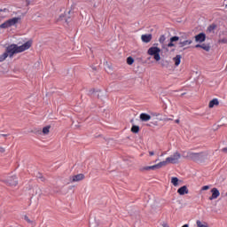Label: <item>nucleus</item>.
I'll use <instances>...</instances> for the list:
<instances>
[{"label": "nucleus", "instance_id": "f257e3e1", "mask_svg": "<svg viewBox=\"0 0 227 227\" xmlns=\"http://www.w3.org/2000/svg\"><path fill=\"white\" fill-rule=\"evenodd\" d=\"M33 45V43L31 41H27L21 46H19L17 44H11L6 47L5 52L7 53V56L9 58H13L14 54H19L20 52H24V51H27Z\"/></svg>", "mask_w": 227, "mask_h": 227}, {"label": "nucleus", "instance_id": "f03ea898", "mask_svg": "<svg viewBox=\"0 0 227 227\" xmlns=\"http://www.w3.org/2000/svg\"><path fill=\"white\" fill-rule=\"evenodd\" d=\"M186 157L190 160L200 162V160H205L207 154L205 153H188Z\"/></svg>", "mask_w": 227, "mask_h": 227}, {"label": "nucleus", "instance_id": "7ed1b4c3", "mask_svg": "<svg viewBox=\"0 0 227 227\" xmlns=\"http://www.w3.org/2000/svg\"><path fill=\"white\" fill-rule=\"evenodd\" d=\"M148 56H153L155 61H160V48L153 46L147 51Z\"/></svg>", "mask_w": 227, "mask_h": 227}, {"label": "nucleus", "instance_id": "20e7f679", "mask_svg": "<svg viewBox=\"0 0 227 227\" xmlns=\"http://www.w3.org/2000/svg\"><path fill=\"white\" fill-rule=\"evenodd\" d=\"M181 158L182 154H180L178 152H176L173 155L168 157L165 161L161 162H165V166H167V164H178Z\"/></svg>", "mask_w": 227, "mask_h": 227}, {"label": "nucleus", "instance_id": "39448f33", "mask_svg": "<svg viewBox=\"0 0 227 227\" xmlns=\"http://www.w3.org/2000/svg\"><path fill=\"white\" fill-rule=\"evenodd\" d=\"M19 20H20V18L10 19V20H6L5 22L2 23L0 25V27H1V29H6L8 27H12V26H15V24H18Z\"/></svg>", "mask_w": 227, "mask_h": 227}, {"label": "nucleus", "instance_id": "423d86ee", "mask_svg": "<svg viewBox=\"0 0 227 227\" xmlns=\"http://www.w3.org/2000/svg\"><path fill=\"white\" fill-rule=\"evenodd\" d=\"M164 166H166V162L160 161V163H158L156 165L142 167V168H140V171H142V172L150 171V170L155 171L157 169H160V168H164Z\"/></svg>", "mask_w": 227, "mask_h": 227}, {"label": "nucleus", "instance_id": "0eeeda50", "mask_svg": "<svg viewBox=\"0 0 227 227\" xmlns=\"http://www.w3.org/2000/svg\"><path fill=\"white\" fill-rule=\"evenodd\" d=\"M4 182V184H6V185H9L10 187H17V185H19V180L15 176L8 177Z\"/></svg>", "mask_w": 227, "mask_h": 227}, {"label": "nucleus", "instance_id": "6e6552de", "mask_svg": "<svg viewBox=\"0 0 227 227\" xmlns=\"http://www.w3.org/2000/svg\"><path fill=\"white\" fill-rule=\"evenodd\" d=\"M207 40V35L205 33H200L197 35H195V42L199 43H203Z\"/></svg>", "mask_w": 227, "mask_h": 227}, {"label": "nucleus", "instance_id": "1a4fd4ad", "mask_svg": "<svg viewBox=\"0 0 227 227\" xmlns=\"http://www.w3.org/2000/svg\"><path fill=\"white\" fill-rule=\"evenodd\" d=\"M211 194L212 196L209 197L210 201H212V200H217L218 196H221V192H219L217 188L211 189Z\"/></svg>", "mask_w": 227, "mask_h": 227}, {"label": "nucleus", "instance_id": "9d476101", "mask_svg": "<svg viewBox=\"0 0 227 227\" xmlns=\"http://www.w3.org/2000/svg\"><path fill=\"white\" fill-rule=\"evenodd\" d=\"M81 180H84V176L83 174H78L73 176H70V182H81Z\"/></svg>", "mask_w": 227, "mask_h": 227}, {"label": "nucleus", "instance_id": "9b49d317", "mask_svg": "<svg viewBox=\"0 0 227 227\" xmlns=\"http://www.w3.org/2000/svg\"><path fill=\"white\" fill-rule=\"evenodd\" d=\"M152 34H147V35H141V40L144 42V43H150L152 42Z\"/></svg>", "mask_w": 227, "mask_h": 227}, {"label": "nucleus", "instance_id": "f8f14e48", "mask_svg": "<svg viewBox=\"0 0 227 227\" xmlns=\"http://www.w3.org/2000/svg\"><path fill=\"white\" fill-rule=\"evenodd\" d=\"M177 192L180 196H184V194H189V189L184 185L177 190Z\"/></svg>", "mask_w": 227, "mask_h": 227}, {"label": "nucleus", "instance_id": "ddd939ff", "mask_svg": "<svg viewBox=\"0 0 227 227\" xmlns=\"http://www.w3.org/2000/svg\"><path fill=\"white\" fill-rule=\"evenodd\" d=\"M196 49H203V51H206V52H210V46L208 44H196Z\"/></svg>", "mask_w": 227, "mask_h": 227}, {"label": "nucleus", "instance_id": "4468645a", "mask_svg": "<svg viewBox=\"0 0 227 227\" xmlns=\"http://www.w3.org/2000/svg\"><path fill=\"white\" fill-rule=\"evenodd\" d=\"M140 120L141 121H150V120H152V116L148 114H140Z\"/></svg>", "mask_w": 227, "mask_h": 227}, {"label": "nucleus", "instance_id": "2eb2a0df", "mask_svg": "<svg viewBox=\"0 0 227 227\" xmlns=\"http://www.w3.org/2000/svg\"><path fill=\"white\" fill-rule=\"evenodd\" d=\"M215 106H219V99L218 98H214L209 102L208 107L209 109H212Z\"/></svg>", "mask_w": 227, "mask_h": 227}, {"label": "nucleus", "instance_id": "dca6fc26", "mask_svg": "<svg viewBox=\"0 0 227 227\" xmlns=\"http://www.w3.org/2000/svg\"><path fill=\"white\" fill-rule=\"evenodd\" d=\"M159 42L160 43H161L162 49H166V44H164V43L166 42V35H161L159 38Z\"/></svg>", "mask_w": 227, "mask_h": 227}, {"label": "nucleus", "instance_id": "f3484780", "mask_svg": "<svg viewBox=\"0 0 227 227\" xmlns=\"http://www.w3.org/2000/svg\"><path fill=\"white\" fill-rule=\"evenodd\" d=\"M191 43H192V40L180 41L179 47H185V45H191Z\"/></svg>", "mask_w": 227, "mask_h": 227}, {"label": "nucleus", "instance_id": "a211bd4d", "mask_svg": "<svg viewBox=\"0 0 227 227\" xmlns=\"http://www.w3.org/2000/svg\"><path fill=\"white\" fill-rule=\"evenodd\" d=\"M173 61L175 62L176 67H178L182 61V56L181 55H176Z\"/></svg>", "mask_w": 227, "mask_h": 227}, {"label": "nucleus", "instance_id": "6ab92c4d", "mask_svg": "<svg viewBox=\"0 0 227 227\" xmlns=\"http://www.w3.org/2000/svg\"><path fill=\"white\" fill-rule=\"evenodd\" d=\"M180 179L178 177H172L171 178V184L174 185V187H178L180 185Z\"/></svg>", "mask_w": 227, "mask_h": 227}, {"label": "nucleus", "instance_id": "aec40b11", "mask_svg": "<svg viewBox=\"0 0 227 227\" xmlns=\"http://www.w3.org/2000/svg\"><path fill=\"white\" fill-rule=\"evenodd\" d=\"M197 227H208V224L206 222H201L197 220L196 222Z\"/></svg>", "mask_w": 227, "mask_h": 227}, {"label": "nucleus", "instance_id": "412c9836", "mask_svg": "<svg viewBox=\"0 0 227 227\" xmlns=\"http://www.w3.org/2000/svg\"><path fill=\"white\" fill-rule=\"evenodd\" d=\"M131 132H133V134H137L139 132V126L133 125L131 127Z\"/></svg>", "mask_w": 227, "mask_h": 227}, {"label": "nucleus", "instance_id": "4be33fe9", "mask_svg": "<svg viewBox=\"0 0 227 227\" xmlns=\"http://www.w3.org/2000/svg\"><path fill=\"white\" fill-rule=\"evenodd\" d=\"M8 53L5 51L4 54L0 55V63H3L6 58H8Z\"/></svg>", "mask_w": 227, "mask_h": 227}, {"label": "nucleus", "instance_id": "5701e85b", "mask_svg": "<svg viewBox=\"0 0 227 227\" xmlns=\"http://www.w3.org/2000/svg\"><path fill=\"white\" fill-rule=\"evenodd\" d=\"M215 27H217V25H215V24H211V25L207 27V31H209V33H212V31H215Z\"/></svg>", "mask_w": 227, "mask_h": 227}, {"label": "nucleus", "instance_id": "b1692460", "mask_svg": "<svg viewBox=\"0 0 227 227\" xmlns=\"http://www.w3.org/2000/svg\"><path fill=\"white\" fill-rule=\"evenodd\" d=\"M51 130V126H46L43 129V134L47 135Z\"/></svg>", "mask_w": 227, "mask_h": 227}, {"label": "nucleus", "instance_id": "393cba45", "mask_svg": "<svg viewBox=\"0 0 227 227\" xmlns=\"http://www.w3.org/2000/svg\"><path fill=\"white\" fill-rule=\"evenodd\" d=\"M127 63L128 65H133L134 64V59L132 57L127 58Z\"/></svg>", "mask_w": 227, "mask_h": 227}, {"label": "nucleus", "instance_id": "a878e982", "mask_svg": "<svg viewBox=\"0 0 227 227\" xmlns=\"http://www.w3.org/2000/svg\"><path fill=\"white\" fill-rule=\"evenodd\" d=\"M178 40H180V37H179V36H176V35L172 36V37L170 38V42H172V43H175V42H178Z\"/></svg>", "mask_w": 227, "mask_h": 227}, {"label": "nucleus", "instance_id": "bb28decb", "mask_svg": "<svg viewBox=\"0 0 227 227\" xmlns=\"http://www.w3.org/2000/svg\"><path fill=\"white\" fill-rule=\"evenodd\" d=\"M24 219L28 223V224H33V221L29 219L28 215H24Z\"/></svg>", "mask_w": 227, "mask_h": 227}, {"label": "nucleus", "instance_id": "cd10ccee", "mask_svg": "<svg viewBox=\"0 0 227 227\" xmlns=\"http://www.w3.org/2000/svg\"><path fill=\"white\" fill-rule=\"evenodd\" d=\"M168 47H175V43L170 41L168 44H166V51H168Z\"/></svg>", "mask_w": 227, "mask_h": 227}, {"label": "nucleus", "instance_id": "c85d7f7f", "mask_svg": "<svg viewBox=\"0 0 227 227\" xmlns=\"http://www.w3.org/2000/svg\"><path fill=\"white\" fill-rule=\"evenodd\" d=\"M36 177L40 178L41 182H45V177H43V176H42V174L37 175Z\"/></svg>", "mask_w": 227, "mask_h": 227}, {"label": "nucleus", "instance_id": "c756f323", "mask_svg": "<svg viewBox=\"0 0 227 227\" xmlns=\"http://www.w3.org/2000/svg\"><path fill=\"white\" fill-rule=\"evenodd\" d=\"M208 189H210V186L205 185L201 188V191H208Z\"/></svg>", "mask_w": 227, "mask_h": 227}, {"label": "nucleus", "instance_id": "7c9ffc66", "mask_svg": "<svg viewBox=\"0 0 227 227\" xmlns=\"http://www.w3.org/2000/svg\"><path fill=\"white\" fill-rule=\"evenodd\" d=\"M220 43H227V39L223 38L222 40L219 41Z\"/></svg>", "mask_w": 227, "mask_h": 227}, {"label": "nucleus", "instance_id": "2f4dec72", "mask_svg": "<svg viewBox=\"0 0 227 227\" xmlns=\"http://www.w3.org/2000/svg\"><path fill=\"white\" fill-rule=\"evenodd\" d=\"M150 157H153V155H155V153L153 151H149Z\"/></svg>", "mask_w": 227, "mask_h": 227}, {"label": "nucleus", "instance_id": "473e14b6", "mask_svg": "<svg viewBox=\"0 0 227 227\" xmlns=\"http://www.w3.org/2000/svg\"><path fill=\"white\" fill-rule=\"evenodd\" d=\"M222 152H223V153H227V147L223 148Z\"/></svg>", "mask_w": 227, "mask_h": 227}, {"label": "nucleus", "instance_id": "72a5a7b5", "mask_svg": "<svg viewBox=\"0 0 227 227\" xmlns=\"http://www.w3.org/2000/svg\"><path fill=\"white\" fill-rule=\"evenodd\" d=\"M223 4L225 5V8H227V0L223 1Z\"/></svg>", "mask_w": 227, "mask_h": 227}, {"label": "nucleus", "instance_id": "f704fd0d", "mask_svg": "<svg viewBox=\"0 0 227 227\" xmlns=\"http://www.w3.org/2000/svg\"><path fill=\"white\" fill-rule=\"evenodd\" d=\"M162 226L163 227H169V225H168V223H163Z\"/></svg>", "mask_w": 227, "mask_h": 227}, {"label": "nucleus", "instance_id": "c9c22d12", "mask_svg": "<svg viewBox=\"0 0 227 227\" xmlns=\"http://www.w3.org/2000/svg\"><path fill=\"white\" fill-rule=\"evenodd\" d=\"M166 120V121H171V120H173V119H171V118H167V119H165Z\"/></svg>", "mask_w": 227, "mask_h": 227}, {"label": "nucleus", "instance_id": "e433bc0d", "mask_svg": "<svg viewBox=\"0 0 227 227\" xmlns=\"http://www.w3.org/2000/svg\"><path fill=\"white\" fill-rule=\"evenodd\" d=\"M175 121H176V123H180V120L179 119L176 120Z\"/></svg>", "mask_w": 227, "mask_h": 227}, {"label": "nucleus", "instance_id": "4c0bfd02", "mask_svg": "<svg viewBox=\"0 0 227 227\" xmlns=\"http://www.w3.org/2000/svg\"><path fill=\"white\" fill-rule=\"evenodd\" d=\"M1 136H3V137H6V136H8V135H6V134H2Z\"/></svg>", "mask_w": 227, "mask_h": 227}, {"label": "nucleus", "instance_id": "58836bf2", "mask_svg": "<svg viewBox=\"0 0 227 227\" xmlns=\"http://www.w3.org/2000/svg\"><path fill=\"white\" fill-rule=\"evenodd\" d=\"M98 98H100V94H98Z\"/></svg>", "mask_w": 227, "mask_h": 227}]
</instances>
